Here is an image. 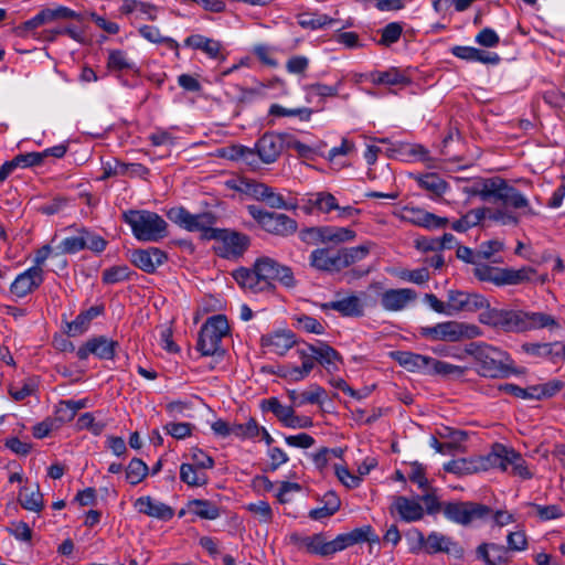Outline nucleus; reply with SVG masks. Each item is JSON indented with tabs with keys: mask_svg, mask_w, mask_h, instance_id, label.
Listing matches in <instances>:
<instances>
[{
	"mask_svg": "<svg viewBox=\"0 0 565 565\" xmlns=\"http://www.w3.org/2000/svg\"><path fill=\"white\" fill-rule=\"evenodd\" d=\"M465 352L473 358L477 372L484 377L507 379L526 374V369L515 365L507 352L490 344L470 343Z\"/></svg>",
	"mask_w": 565,
	"mask_h": 565,
	"instance_id": "nucleus-1",
	"label": "nucleus"
},
{
	"mask_svg": "<svg viewBox=\"0 0 565 565\" xmlns=\"http://www.w3.org/2000/svg\"><path fill=\"white\" fill-rule=\"evenodd\" d=\"M297 353L301 360V365H285L280 370V375L291 382H298L307 377L316 362L329 367L339 360L338 352L323 342H318L317 344L306 343L297 348Z\"/></svg>",
	"mask_w": 565,
	"mask_h": 565,
	"instance_id": "nucleus-2",
	"label": "nucleus"
},
{
	"mask_svg": "<svg viewBox=\"0 0 565 565\" xmlns=\"http://www.w3.org/2000/svg\"><path fill=\"white\" fill-rule=\"evenodd\" d=\"M138 241L158 242L168 235L167 222L157 213L147 210H129L122 214Z\"/></svg>",
	"mask_w": 565,
	"mask_h": 565,
	"instance_id": "nucleus-3",
	"label": "nucleus"
},
{
	"mask_svg": "<svg viewBox=\"0 0 565 565\" xmlns=\"http://www.w3.org/2000/svg\"><path fill=\"white\" fill-rule=\"evenodd\" d=\"M230 326L225 316L216 315L209 318L202 326L199 339L198 350L203 355H221L224 353L221 342L228 334Z\"/></svg>",
	"mask_w": 565,
	"mask_h": 565,
	"instance_id": "nucleus-4",
	"label": "nucleus"
},
{
	"mask_svg": "<svg viewBox=\"0 0 565 565\" xmlns=\"http://www.w3.org/2000/svg\"><path fill=\"white\" fill-rule=\"evenodd\" d=\"M443 513L449 521L467 526L476 521H484L491 513V508L477 502H445Z\"/></svg>",
	"mask_w": 565,
	"mask_h": 565,
	"instance_id": "nucleus-5",
	"label": "nucleus"
},
{
	"mask_svg": "<svg viewBox=\"0 0 565 565\" xmlns=\"http://www.w3.org/2000/svg\"><path fill=\"white\" fill-rule=\"evenodd\" d=\"M168 218L180 227L189 232H202L203 237L211 239V232L215 231L213 225L216 222V217L211 212H203L199 214H192L182 206L171 207L167 212Z\"/></svg>",
	"mask_w": 565,
	"mask_h": 565,
	"instance_id": "nucleus-6",
	"label": "nucleus"
},
{
	"mask_svg": "<svg viewBox=\"0 0 565 565\" xmlns=\"http://www.w3.org/2000/svg\"><path fill=\"white\" fill-rule=\"evenodd\" d=\"M285 139L281 135L265 134L256 143V152L250 148L243 147L239 157L246 163L252 164L256 153L262 162L269 164L275 162L284 149Z\"/></svg>",
	"mask_w": 565,
	"mask_h": 565,
	"instance_id": "nucleus-7",
	"label": "nucleus"
},
{
	"mask_svg": "<svg viewBox=\"0 0 565 565\" xmlns=\"http://www.w3.org/2000/svg\"><path fill=\"white\" fill-rule=\"evenodd\" d=\"M424 337L431 340L456 342L461 339H471L480 334L479 328L457 321H446L423 329Z\"/></svg>",
	"mask_w": 565,
	"mask_h": 565,
	"instance_id": "nucleus-8",
	"label": "nucleus"
},
{
	"mask_svg": "<svg viewBox=\"0 0 565 565\" xmlns=\"http://www.w3.org/2000/svg\"><path fill=\"white\" fill-rule=\"evenodd\" d=\"M215 241L214 249L216 254L224 258H233L243 255L249 245V238L242 233L215 228L209 235Z\"/></svg>",
	"mask_w": 565,
	"mask_h": 565,
	"instance_id": "nucleus-9",
	"label": "nucleus"
},
{
	"mask_svg": "<svg viewBox=\"0 0 565 565\" xmlns=\"http://www.w3.org/2000/svg\"><path fill=\"white\" fill-rule=\"evenodd\" d=\"M492 202H500L504 207L523 211L524 215H536L529 199L500 177H495Z\"/></svg>",
	"mask_w": 565,
	"mask_h": 565,
	"instance_id": "nucleus-10",
	"label": "nucleus"
},
{
	"mask_svg": "<svg viewBox=\"0 0 565 565\" xmlns=\"http://www.w3.org/2000/svg\"><path fill=\"white\" fill-rule=\"evenodd\" d=\"M254 267L264 285L269 280H277L287 288H294L297 285L294 273L290 267L281 265L270 257H259Z\"/></svg>",
	"mask_w": 565,
	"mask_h": 565,
	"instance_id": "nucleus-11",
	"label": "nucleus"
},
{
	"mask_svg": "<svg viewBox=\"0 0 565 565\" xmlns=\"http://www.w3.org/2000/svg\"><path fill=\"white\" fill-rule=\"evenodd\" d=\"M118 342L105 335H99L87 340L78 350L79 360H86L90 354L100 360H111L115 356Z\"/></svg>",
	"mask_w": 565,
	"mask_h": 565,
	"instance_id": "nucleus-12",
	"label": "nucleus"
},
{
	"mask_svg": "<svg viewBox=\"0 0 565 565\" xmlns=\"http://www.w3.org/2000/svg\"><path fill=\"white\" fill-rule=\"evenodd\" d=\"M362 542H380L379 535L374 533L371 525H364L362 527H356L349 533L339 534L334 540L330 541L332 555Z\"/></svg>",
	"mask_w": 565,
	"mask_h": 565,
	"instance_id": "nucleus-13",
	"label": "nucleus"
},
{
	"mask_svg": "<svg viewBox=\"0 0 565 565\" xmlns=\"http://www.w3.org/2000/svg\"><path fill=\"white\" fill-rule=\"evenodd\" d=\"M402 218L405 222L427 230L445 228L449 224L447 217H441L424 209L414 206H405L402 212Z\"/></svg>",
	"mask_w": 565,
	"mask_h": 565,
	"instance_id": "nucleus-14",
	"label": "nucleus"
},
{
	"mask_svg": "<svg viewBox=\"0 0 565 565\" xmlns=\"http://www.w3.org/2000/svg\"><path fill=\"white\" fill-rule=\"evenodd\" d=\"M447 303L448 310H451V316L460 311L473 312L488 306L484 297L460 290L448 291Z\"/></svg>",
	"mask_w": 565,
	"mask_h": 565,
	"instance_id": "nucleus-15",
	"label": "nucleus"
},
{
	"mask_svg": "<svg viewBox=\"0 0 565 565\" xmlns=\"http://www.w3.org/2000/svg\"><path fill=\"white\" fill-rule=\"evenodd\" d=\"M309 264L313 269L329 274L343 269L340 250L326 247L313 249L309 256Z\"/></svg>",
	"mask_w": 565,
	"mask_h": 565,
	"instance_id": "nucleus-16",
	"label": "nucleus"
},
{
	"mask_svg": "<svg viewBox=\"0 0 565 565\" xmlns=\"http://www.w3.org/2000/svg\"><path fill=\"white\" fill-rule=\"evenodd\" d=\"M43 269L39 266H32L15 277L10 286V291L18 298H23L31 294L43 282Z\"/></svg>",
	"mask_w": 565,
	"mask_h": 565,
	"instance_id": "nucleus-17",
	"label": "nucleus"
},
{
	"mask_svg": "<svg viewBox=\"0 0 565 565\" xmlns=\"http://www.w3.org/2000/svg\"><path fill=\"white\" fill-rule=\"evenodd\" d=\"M295 344V334L288 330H276L260 338V345L264 352L276 355H284Z\"/></svg>",
	"mask_w": 565,
	"mask_h": 565,
	"instance_id": "nucleus-18",
	"label": "nucleus"
},
{
	"mask_svg": "<svg viewBox=\"0 0 565 565\" xmlns=\"http://www.w3.org/2000/svg\"><path fill=\"white\" fill-rule=\"evenodd\" d=\"M490 319L493 326L507 332H525L524 310L493 309Z\"/></svg>",
	"mask_w": 565,
	"mask_h": 565,
	"instance_id": "nucleus-19",
	"label": "nucleus"
},
{
	"mask_svg": "<svg viewBox=\"0 0 565 565\" xmlns=\"http://www.w3.org/2000/svg\"><path fill=\"white\" fill-rule=\"evenodd\" d=\"M417 299V292L411 288L387 289L381 295L384 310L396 312L406 309Z\"/></svg>",
	"mask_w": 565,
	"mask_h": 565,
	"instance_id": "nucleus-20",
	"label": "nucleus"
},
{
	"mask_svg": "<svg viewBox=\"0 0 565 565\" xmlns=\"http://www.w3.org/2000/svg\"><path fill=\"white\" fill-rule=\"evenodd\" d=\"M515 455L516 451L514 449L495 444L487 456L480 457L481 468L482 470L500 469L501 471L510 472L512 461L514 460L513 456Z\"/></svg>",
	"mask_w": 565,
	"mask_h": 565,
	"instance_id": "nucleus-21",
	"label": "nucleus"
},
{
	"mask_svg": "<svg viewBox=\"0 0 565 565\" xmlns=\"http://www.w3.org/2000/svg\"><path fill=\"white\" fill-rule=\"evenodd\" d=\"M417 537L420 544L424 545L425 551L428 554L436 553H454L460 554L461 548L458 546V543L455 542L450 536L444 535L438 532H431L427 537L419 531H417Z\"/></svg>",
	"mask_w": 565,
	"mask_h": 565,
	"instance_id": "nucleus-22",
	"label": "nucleus"
},
{
	"mask_svg": "<svg viewBox=\"0 0 565 565\" xmlns=\"http://www.w3.org/2000/svg\"><path fill=\"white\" fill-rule=\"evenodd\" d=\"M290 540L299 550H303L309 554L322 557L332 555L330 541H326L322 533L307 536L292 534Z\"/></svg>",
	"mask_w": 565,
	"mask_h": 565,
	"instance_id": "nucleus-23",
	"label": "nucleus"
},
{
	"mask_svg": "<svg viewBox=\"0 0 565 565\" xmlns=\"http://www.w3.org/2000/svg\"><path fill=\"white\" fill-rule=\"evenodd\" d=\"M130 260L139 269L146 273H153L167 260V255L158 247H149L134 250Z\"/></svg>",
	"mask_w": 565,
	"mask_h": 565,
	"instance_id": "nucleus-24",
	"label": "nucleus"
},
{
	"mask_svg": "<svg viewBox=\"0 0 565 565\" xmlns=\"http://www.w3.org/2000/svg\"><path fill=\"white\" fill-rule=\"evenodd\" d=\"M310 233L321 244H335V245L351 242L356 236L355 232L349 227H339V226H331V225L312 227L310 230Z\"/></svg>",
	"mask_w": 565,
	"mask_h": 565,
	"instance_id": "nucleus-25",
	"label": "nucleus"
},
{
	"mask_svg": "<svg viewBox=\"0 0 565 565\" xmlns=\"http://www.w3.org/2000/svg\"><path fill=\"white\" fill-rule=\"evenodd\" d=\"M134 507L139 513L160 521H169L174 515V510L170 505L157 501L150 495L138 498L135 501Z\"/></svg>",
	"mask_w": 565,
	"mask_h": 565,
	"instance_id": "nucleus-26",
	"label": "nucleus"
},
{
	"mask_svg": "<svg viewBox=\"0 0 565 565\" xmlns=\"http://www.w3.org/2000/svg\"><path fill=\"white\" fill-rule=\"evenodd\" d=\"M324 310H334L344 317H361L364 313V305L356 295H349L338 300L322 305Z\"/></svg>",
	"mask_w": 565,
	"mask_h": 565,
	"instance_id": "nucleus-27",
	"label": "nucleus"
},
{
	"mask_svg": "<svg viewBox=\"0 0 565 565\" xmlns=\"http://www.w3.org/2000/svg\"><path fill=\"white\" fill-rule=\"evenodd\" d=\"M262 227L278 236H289L297 231V222L286 214L269 212Z\"/></svg>",
	"mask_w": 565,
	"mask_h": 565,
	"instance_id": "nucleus-28",
	"label": "nucleus"
},
{
	"mask_svg": "<svg viewBox=\"0 0 565 565\" xmlns=\"http://www.w3.org/2000/svg\"><path fill=\"white\" fill-rule=\"evenodd\" d=\"M394 359L397 363L409 372H419L427 374L429 373L430 356L408 352L397 351L393 353Z\"/></svg>",
	"mask_w": 565,
	"mask_h": 565,
	"instance_id": "nucleus-29",
	"label": "nucleus"
},
{
	"mask_svg": "<svg viewBox=\"0 0 565 565\" xmlns=\"http://www.w3.org/2000/svg\"><path fill=\"white\" fill-rule=\"evenodd\" d=\"M477 556L487 565H501L509 562L508 547L495 543H482L477 547Z\"/></svg>",
	"mask_w": 565,
	"mask_h": 565,
	"instance_id": "nucleus-30",
	"label": "nucleus"
},
{
	"mask_svg": "<svg viewBox=\"0 0 565 565\" xmlns=\"http://www.w3.org/2000/svg\"><path fill=\"white\" fill-rule=\"evenodd\" d=\"M469 371L466 366L455 365L446 361L431 358L428 375H437L445 380L457 381Z\"/></svg>",
	"mask_w": 565,
	"mask_h": 565,
	"instance_id": "nucleus-31",
	"label": "nucleus"
},
{
	"mask_svg": "<svg viewBox=\"0 0 565 565\" xmlns=\"http://www.w3.org/2000/svg\"><path fill=\"white\" fill-rule=\"evenodd\" d=\"M394 508L405 522H415L424 516V508L419 501L406 497L396 498Z\"/></svg>",
	"mask_w": 565,
	"mask_h": 565,
	"instance_id": "nucleus-32",
	"label": "nucleus"
},
{
	"mask_svg": "<svg viewBox=\"0 0 565 565\" xmlns=\"http://www.w3.org/2000/svg\"><path fill=\"white\" fill-rule=\"evenodd\" d=\"M525 332L540 329L555 330L559 329V323L555 317L541 311H524Z\"/></svg>",
	"mask_w": 565,
	"mask_h": 565,
	"instance_id": "nucleus-33",
	"label": "nucleus"
},
{
	"mask_svg": "<svg viewBox=\"0 0 565 565\" xmlns=\"http://www.w3.org/2000/svg\"><path fill=\"white\" fill-rule=\"evenodd\" d=\"M188 512L202 520H216L221 515L220 507L205 499H193L186 504Z\"/></svg>",
	"mask_w": 565,
	"mask_h": 565,
	"instance_id": "nucleus-34",
	"label": "nucleus"
},
{
	"mask_svg": "<svg viewBox=\"0 0 565 565\" xmlns=\"http://www.w3.org/2000/svg\"><path fill=\"white\" fill-rule=\"evenodd\" d=\"M521 352L533 358L546 359L556 363V341L554 342H525Z\"/></svg>",
	"mask_w": 565,
	"mask_h": 565,
	"instance_id": "nucleus-35",
	"label": "nucleus"
},
{
	"mask_svg": "<svg viewBox=\"0 0 565 565\" xmlns=\"http://www.w3.org/2000/svg\"><path fill=\"white\" fill-rule=\"evenodd\" d=\"M262 407L265 411L273 412L286 426L292 428L298 426L292 406L281 405L277 398L271 397L263 401Z\"/></svg>",
	"mask_w": 565,
	"mask_h": 565,
	"instance_id": "nucleus-36",
	"label": "nucleus"
},
{
	"mask_svg": "<svg viewBox=\"0 0 565 565\" xmlns=\"http://www.w3.org/2000/svg\"><path fill=\"white\" fill-rule=\"evenodd\" d=\"M306 206L310 211L317 210L320 213L328 214L339 209V203L333 194L329 192H317L308 196Z\"/></svg>",
	"mask_w": 565,
	"mask_h": 565,
	"instance_id": "nucleus-37",
	"label": "nucleus"
},
{
	"mask_svg": "<svg viewBox=\"0 0 565 565\" xmlns=\"http://www.w3.org/2000/svg\"><path fill=\"white\" fill-rule=\"evenodd\" d=\"M138 33L150 43L164 44L168 49L177 53L179 51V43L172 38L163 35L156 25L142 24L138 28Z\"/></svg>",
	"mask_w": 565,
	"mask_h": 565,
	"instance_id": "nucleus-38",
	"label": "nucleus"
},
{
	"mask_svg": "<svg viewBox=\"0 0 565 565\" xmlns=\"http://www.w3.org/2000/svg\"><path fill=\"white\" fill-rule=\"evenodd\" d=\"M184 45L195 50H201L212 58L218 57L221 53V43L216 40L205 38L201 34H193L184 40Z\"/></svg>",
	"mask_w": 565,
	"mask_h": 565,
	"instance_id": "nucleus-39",
	"label": "nucleus"
},
{
	"mask_svg": "<svg viewBox=\"0 0 565 565\" xmlns=\"http://www.w3.org/2000/svg\"><path fill=\"white\" fill-rule=\"evenodd\" d=\"M62 34L68 35L72 40L76 41L79 44H86L88 42L85 28L84 26H75V25H67L64 28L45 30L42 32V39L44 41L52 42L58 35H62Z\"/></svg>",
	"mask_w": 565,
	"mask_h": 565,
	"instance_id": "nucleus-40",
	"label": "nucleus"
},
{
	"mask_svg": "<svg viewBox=\"0 0 565 565\" xmlns=\"http://www.w3.org/2000/svg\"><path fill=\"white\" fill-rule=\"evenodd\" d=\"M102 311V307L94 306L86 311L81 312L75 320L68 323V334L71 337H76L84 333L88 329L90 321L98 317Z\"/></svg>",
	"mask_w": 565,
	"mask_h": 565,
	"instance_id": "nucleus-41",
	"label": "nucleus"
},
{
	"mask_svg": "<svg viewBox=\"0 0 565 565\" xmlns=\"http://www.w3.org/2000/svg\"><path fill=\"white\" fill-rule=\"evenodd\" d=\"M371 81L376 85L405 87L409 84V79L396 68L385 72H375L371 74Z\"/></svg>",
	"mask_w": 565,
	"mask_h": 565,
	"instance_id": "nucleus-42",
	"label": "nucleus"
},
{
	"mask_svg": "<svg viewBox=\"0 0 565 565\" xmlns=\"http://www.w3.org/2000/svg\"><path fill=\"white\" fill-rule=\"evenodd\" d=\"M488 207H478L468 211L461 218L451 224V228L456 232L463 233L469 228L477 226L487 216Z\"/></svg>",
	"mask_w": 565,
	"mask_h": 565,
	"instance_id": "nucleus-43",
	"label": "nucleus"
},
{
	"mask_svg": "<svg viewBox=\"0 0 565 565\" xmlns=\"http://www.w3.org/2000/svg\"><path fill=\"white\" fill-rule=\"evenodd\" d=\"M298 24L302 29L318 30L337 23L335 19L318 12H305L298 15Z\"/></svg>",
	"mask_w": 565,
	"mask_h": 565,
	"instance_id": "nucleus-44",
	"label": "nucleus"
},
{
	"mask_svg": "<svg viewBox=\"0 0 565 565\" xmlns=\"http://www.w3.org/2000/svg\"><path fill=\"white\" fill-rule=\"evenodd\" d=\"M106 66L110 72L134 71L136 68L135 62L122 50H109Z\"/></svg>",
	"mask_w": 565,
	"mask_h": 565,
	"instance_id": "nucleus-45",
	"label": "nucleus"
},
{
	"mask_svg": "<svg viewBox=\"0 0 565 565\" xmlns=\"http://www.w3.org/2000/svg\"><path fill=\"white\" fill-rule=\"evenodd\" d=\"M180 479L190 487H202L207 483L206 472L188 462L180 467Z\"/></svg>",
	"mask_w": 565,
	"mask_h": 565,
	"instance_id": "nucleus-46",
	"label": "nucleus"
},
{
	"mask_svg": "<svg viewBox=\"0 0 565 565\" xmlns=\"http://www.w3.org/2000/svg\"><path fill=\"white\" fill-rule=\"evenodd\" d=\"M234 279L236 282L242 286L243 288H247L254 291L260 290L264 287V282L262 281L260 277L258 276V273L256 268H241L234 271L233 274Z\"/></svg>",
	"mask_w": 565,
	"mask_h": 565,
	"instance_id": "nucleus-47",
	"label": "nucleus"
},
{
	"mask_svg": "<svg viewBox=\"0 0 565 565\" xmlns=\"http://www.w3.org/2000/svg\"><path fill=\"white\" fill-rule=\"evenodd\" d=\"M444 469L447 472H451L459 476L471 475L482 470L481 458L479 457L476 460H468L465 458L451 460L444 465Z\"/></svg>",
	"mask_w": 565,
	"mask_h": 565,
	"instance_id": "nucleus-48",
	"label": "nucleus"
},
{
	"mask_svg": "<svg viewBox=\"0 0 565 565\" xmlns=\"http://www.w3.org/2000/svg\"><path fill=\"white\" fill-rule=\"evenodd\" d=\"M495 185V177L488 179H480L476 181L472 185L466 186L463 189L465 193L469 195H477L483 201H491L493 198Z\"/></svg>",
	"mask_w": 565,
	"mask_h": 565,
	"instance_id": "nucleus-49",
	"label": "nucleus"
},
{
	"mask_svg": "<svg viewBox=\"0 0 565 565\" xmlns=\"http://www.w3.org/2000/svg\"><path fill=\"white\" fill-rule=\"evenodd\" d=\"M535 274V269L529 266H524L520 269L503 268L502 286L532 281Z\"/></svg>",
	"mask_w": 565,
	"mask_h": 565,
	"instance_id": "nucleus-50",
	"label": "nucleus"
},
{
	"mask_svg": "<svg viewBox=\"0 0 565 565\" xmlns=\"http://www.w3.org/2000/svg\"><path fill=\"white\" fill-rule=\"evenodd\" d=\"M370 243L362 244L350 248H340L341 262L343 269L364 259L371 250Z\"/></svg>",
	"mask_w": 565,
	"mask_h": 565,
	"instance_id": "nucleus-51",
	"label": "nucleus"
},
{
	"mask_svg": "<svg viewBox=\"0 0 565 565\" xmlns=\"http://www.w3.org/2000/svg\"><path fill=\"white\" fill-rule=\"evenodd\" d=\"M19 501L23 509L32 512H40L44 507L39 487L30 492L26 488L21 489Z\"/></svg>",
	"mask_w": 565,
	"mask_h": 565,
	"instance_id": "nucleus-52",
	"label": "nucleus"
},
{
	"mask_svg": "<svg viewBox=\"0 0 565 565\" xmlns=\"http://www.w3.org/2000/svg\"><path fill=\"white\" fill-rule=\"evenodd\" d=\"M418 184L436 196L443 195L447 190V183L436 173H428L418 178Z\"/></svg>",
	"mask_w": 565,
	"mask_h": 565,
	"instance_id": "nucleus-53",
	"label": "nucleus"
},
{
	"mask_svg": "<svg viewBox=\"0 0 565 565\" xmlns=\"http://www.w3.org/2000/svg\"><path fill=\"white\" fill-rule=\"evenodd\" d=\"M473 274L481 281H490L497 286H502L503 268L491 267L479 262L473 269Z\"/></svg>",
	"mask_w": 565,
	"mask_h": 565,
	"instance_id": "nucleus-54",
	"label": "nucleus"
},
{
	"mask_svg": "<svg viewBox=\"0 0 565 565\" xmlns=\"http://www.w3.org/2000/svg\"><path fill=\"white\" fill-rule=\"evenodd\" d=\"M148 471V466L141 459L134 458L126 469V479L130 484L136 486L147 477Z\"/></svg>",
	"mask_w": 565,
	"mask_h": 565,
	"instance_id": "nucleus-55",
	"label": "nucleus"
},
{
	"mask_svg": "<svg viewBox=\"0 0 565 565\" xmlns=\"http://www.w3.org/2000/svg\"><path fill=\"white\" fill-rule=\"evenodd\" d=\"M56 255L58 254H75L79 250L85 249L84 242V230L79 232V235L65 237L57 246Z\"/></svg>",
	"mask_w": 565,
	"mask_h": 565,
	"instance_id": "nucleus-56",
	"label": "nucleus"
},
{
	"mask_svg": "<svg viewBox=\"0 0 565 565\" xmlns=\"http://www.w3.org/2000/svg\"><path fill=\"white\" fill-rule=\"evenodd\" d=\"M43 161V154L41 152H29L24 154H18L12 160L7 161L10 166L11 172L17 168H28L41 164Z\"/></svg>",
	"mask_w": 565,
	"mask_h": 565,
	"instance_id": "nucleus-57",
	"label": "nucleus"
},
{
	"mask_svg": "<svg viewBox=\"0 0 565 565\" xmlns=\"http://www.w3.org/2000/svg\"><path fill=\"white\" fill-rule=\"evenodd\" d=\"M236 189L258 201H263L269 186L253 180H242Z\"/></svg>",
	"mask_w": 565,
	"mask_h": 565,
	"instance_id": "nucleus-58",
	"label": "nucleus"
},
{
	"mask_svg": "<svg viewBox=\"0 0 565 565\" xmlns=\"http://www.w3.org/2000/svg\"><path fill=\"white\" fill-rule=\"evenodd\" d=\"M292 406L299 407L305 404H317L324 409V399H320L318 391L310 393H300L299 391H290L289 395Z\"/></svg>",
	"mask_w": 565,
	"mask_h": 565,
	"instance_id": "nucleus-59",
	"label": "nucleus"
},
{
	"mask_svg": "<svg viewBox=\"0 0 565 565\" xmlns=\"http://www.w3.org/2000/svg\"><path fill=\"white\" fill-rule=\"evenodd\" d=\"M486 217L501 225L516 226L520 222V218L515 213L508 211L505 209H488Z\"/></svg>",
	"mask_w": 565,
	"mask_h": 565,
	"instance_id": "nucleus-60",
	"label": "nucleus"
},
{
	"mask_svg": "<svg viewBox=\"0 0 565 565\" xmlns=\"http://www.w3.org/2000/svg\"><path fill=\"white\" fill-rule=\"evenodd\" d=\"M403 32V25L399 22H391L382 30V35L379 44L390 46L396 43Z\"/></svg>",
	"mask_w": 565,
	"mask_h": 565,
	"instance_id": "nucleus-61",
	"label": "nucleus"
},
{
	"mask_svg": "<svg viewBox=\"0 0 565 565\" xmlns=\"http://www.w3.org/2000/svg\"><path fill=\"white\" fill-rule=\"evenodd\" d=\"M130 270L128 266H114L103 271V281L105 284H117L129 278Z\"/></svg>",
	"mask_w": 565,
	"mask_h": 565,
	"instance_id": "nucleus-62",
	"label": "nucleus"
},
{
	"mask_svg": "<svg viewBox=\"0 0 565 565\" xmlns=\"http://www.w3.org/2000/svg\"><path fill=\"white\" fill-rule=\"evenodd\" d=\"M246 509L262 523H269L273 520V510L266 501L248 503Z\"/></svg>",
	"mask_w": 565,
	"mask_h": 565,
	"instance_id": "nucleus-63",
	"label": "nucleus"
},
{
	"mask_svg": "<svg viewBox=\"0 0 565 565\" xmlns=\"http://www.w3.org/2000/svg\"><path fill=\"white\" fill-rule=\"evenodd\" d=\"M507 547L512 552H523L527 548V536L524 530L510 532L507 536Z\"/></svg>",
	"mask_w": 565,
	"mask_h": 565,
	"instance_id": "nucleus-64",
	"label": "nucleus"
}]
</instances>
